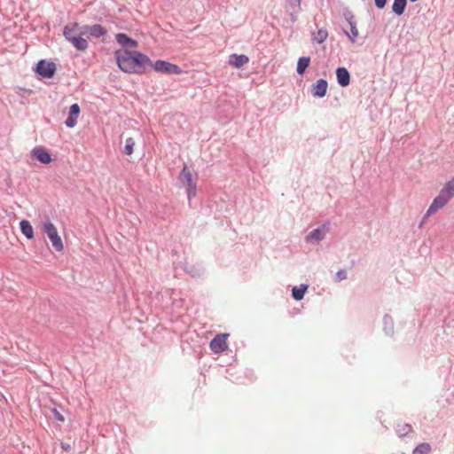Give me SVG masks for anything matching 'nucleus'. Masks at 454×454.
<instances>
[{
	"instance_id": "f257e3e1",
	"label": "nucleus",
	"mask_w": 454,
	"mask_h": 454,
	"mask_svg": "<svg viewBox=\"0 0 454 454\" xmlns=\"http://www.w3.org/2000/svg\"><path fill=\"white\" fill-rule=\"evenodd\" d=\"M118 67L128 74H145L152 66L151 59L137 51L117 50L114 52Z\"/></svg>"
},
{
	"instance_id": "f03ea898",
	"label": "nucleus",
	"mask_w": 454,
	"mask_h": 454,
	"mask_svg": "<svg viewBox=\"0 0 454 454\" xmlns=\"http://www.w3.org/2000/svg\"><path fill=\"white\" fill-rule=\"evenodd\" d=\"M179 182L186 188L188 198L191 200L196 195V182L193 179L191 170L186 165L184 166L178 176Z\"/></svg>"
},
{
	"instance_id": "7ed1b4c3",
	"label": "nucleus",
	"mask_w": 454,
	"mask_h": 454,
	"mask_svg": "<svg viewBox=\"0 0 454 454\" xmlns=\"http://www.w3.org/2000/svg\"><path fill=\"white\" fill-rule=\"evenodd\" d=\"M42 229L47 234L54 249L58 252L63 251L64 244L56 226L51 222H45L42 224Z\"/></svg>"
},
{
	"instance_id": "20e7f679",
	"label": "nucleus",
	"mask_w": 454,
	"mask_h": 454,
	"mask_svg": "<svg viewBox=\"0 0 454 454\" xmlns=\"http://www.w3.org/2000/svg\"><path fill=\"white\" fill-rule=\"evenodd\" d=\"M150 67H153L157 72L168 74H179L182 72L178 66L164 60H157L155 63L152 62V66Z\"/></svg>"
},
{
	"instance_id": "39448f33",
	"label": "nucleus",
	"mask_w": 454,
	"mask_h": 454,
	"mask_svg": "<svg viewBox=\"0 0 454 454\" xmlns=\"http://www.w3.org/2000/svg\"><path fill=\"white\" fill-rule=\"evenodd\" d=\"M228 336H229L228 333L217 334L210 342L211 350L215 354H219V353L225 351L228 348V344H227Z\"/></svg>"
},
{
	"instance_id": "423d86ee",
	"label": "nucleus",
	"mask_w": 454,
	"mask_h": 454,
	"mask_svg": "<svg viewBox=\"0 0 454 454\" xmlns=\"http://www.w3.org/2000/svg\"><path fill=\"white\" fill-rule=\"evenodd\" d=\"M55 64L52 62H47L45 60H40L36 67L37 73L40 75L47 78L52 77L55 73Z\"/></svg>"
},
{
	"instance_id": "0eeeda50",
	"label": "nucleus",
	"mask_w": 454,
	"mask_h": 454,
	"mask_svg": "<svg viewBox=\"0 0 454 454\" xmlns=\"http://www.w3.org/2000/svg\"><path fill=\"white\" fill-rule=\"evenodd\" d=\"M74 31L75 30H64L66 38L69 40L76 49L80 51L85 50L88 46L87 41L81 35H74Z\"/></svg>"
},
{
	"instance_id": "6e6552de",
	"label": "nucleus",
	"mask_w": 454,
	"mask_h": 454,
	"mask_svg": "<svg viewBox=\"0 0 454 454\" xmlns=\"http://www.w3.org/2000/svg\"><path fill=\"white\" fill-rule=\"evenodd\" d=\"M115 38L118 43L123 48L122 50L130 51V49H135L138 45L136 40L127 36L125 34H117Z\"/></svg>"
},
{
	"instance_id": "1a4fd4ad",
	"label": "nucleus",
	"mask_w": 454,
	"mask_h": 454,
	"mask_svg": "<svg viewBox=\"0 0 454 454\" xmlns=\"http://www.w3.org/2000/svg\"><path fill=\"white\" fill-rule=\"evenodd\" d=\"M448 204V201L442 199L440 195L435 197L427 210L426 217H429L434 215L440 208H442L445 205Z\"/></svg>"
},
{
	"instance_id": "9d476101",
	"label": "nucleus",
	"mask_w": 454,
	"mask_h": 454,
	"mask_svg": "<svg viewBox=\"0 0 454 454\" xmlns=\"http://www.w3.org/2000/svg\"><path fill=\"white\" fill-rule=\"evenodd\" d=\"M328 83L324 79H319L312 86V94L314 97L323 98L327 92Z\"/></svg>"
},
{
	"instance_id": "9b49d317",
	"label": "nucleus",
	"mask_w": 454,
	"mask_h": 454,
	"mask_svg": "<svg viewBox=\"0 0 454 454\" xmlns=\"http://www.w3.org/2000/svg\"><path fill=\"white\" fill-rule=\"evenodd\" d=\"M80 114V106L78 104H73L69 109V116L66 120V125L68 128H74L77 123V118Z\"/></svg>"
},
{
	"instance_id": "f8f14e48",
	"label": "nucleus",
	"mask_w": 454,
	"mask_h": 454,
	"mask_svg": "<svg viewBox=\"0 0 454 454\" xmlns=\"http://www.w3.org/2000/svg\"><path fill=\"white\" fill-rule=\"evenodd\" d=\"M32 154L40 162L43 164H48L51 161V154L43 147H35L32 151Z\"/></svg>"
},
{
	"instance_id": "ddd939ff",
	"label": "nucleus",
	"mask_w": 454,
	"mask_h": 454,
	"mask_svg": "<svg viewBox=\"0 0 454 454\" xmlns=\"http://www.w3.org/2000/svg\"><path fill=\"white\" fill-rule=\"evenodd\" d=\"M439 195L447 200L448 202L453 198L454 196V178L450 181L447 182L442 189L441 190Z\"/></svg>"
},
{
	"instance_id": "4468645a",
	"label": "nucleus",
	"mask_w": 454,
	"mask_h": 454,
	"mask_svg": "<svg viewBox=\"0 0 454 454\" xmlns=\"http://www.w3.org/2000/svg\"><path fill=\"white\" fill-rule=\"evenodd\" d=\"M249 61V59L246 55H237V54H231L229 57V64L236 68H240L244 65L247 64Z\"/></svg>"
},
{
	"instance_id": "2eb2a0df",
	"label": "nucleus",
	"mask_w": 454,
	"mask_h": 454,
	"mask_svg": "<svg viewBox=\"0 0 454 454\" xmlns=\"http://www.w3.org/2000/svg\"><path fill=\"white\" fill-rule=\"evenodd\" d=\"M338 82L340 86L346 87L350 82V74L345 67H338L336 70Z\"/></svg>"
},
{
	"instance_id": "dca6fc26",
	"label": "nucleus",
	"mask_w": 454,
	"mask_h": 454,
	"mask_svg": "<svg viewBox=\"0 0 454 454\" xmlns=\"http://www.w3.org/2000/svg\"><path fill=\"white\" fill-rule=\"evenodd\" d=\"M21 232L28 239H32L34 238V230L27 220H22L20 223Z\"/></svg>"
},
{
	"instance_id": "f3484780",
	"label": "nucleus",
	"mask_w": 454,
	"mask_h": 454,
	"mask_svg": "<svg viewBox=\"0 0 454 454\" xmlns=\"http://www.w3.org/2000/svg\"><path fill=\"white\" fill-rule=\"evenodd\" d=\"M309 62H310V58H309V57L300 58L297 62V73L299 74H303L305 70L309 67Z\"/></svg>"
},
{
	"instance_id": "a211bd4d",
	"label": "nucleus",
	"mask_w": 454,
	"mask_h": 454,
	"mask_svg": "<svg viewBox=\"0 0 454 454\" xmlns=\"http://www.w3.org/2000/svg\"><path fill=\"white\" fill-rule=\"evenodd\" d=\"M406 3L407 0H394L392 5L393 12L397 15L403 14L406 6Z\"/></svg>"
},
{
	"instance_id": "6ab92c4d",
	"label": "nucleus",
	"mask_w": 454,
	"mask_h": 454,
	"mask_svg": "<svg viewBox=\"0 0 454 454\" xmlns=\"http://www.w3.org/2000/svg\"><path fill=\"white\" fill-rule=\"evenodd\" d=\"M308 289V286L301 285V286L294 287L292 290V295L296 301H300L303 298L305 292Z\"/></svg>"
},
{
	"instance_id": "aec40b11",
	"label": "nucleus",
	"mask_w": 454,
	"mask_h": 454,
	"mask_svg": "<svg viewBox=\"0 0 454 454\" xmlns=\"http://www.w3.org/2000/svg\"><path fill=\"white\" fill-rule=\"evenodd\" d=\"M431 446L429 443L423 442L419 444L413 450L412 454H429Z\"/></svg>"
},
{
	"instance_id": "412c9836",
	"label": "nucleus",
	"mask_w": 454,
	"mask_h": 454,
	"mask_svg": "<svg viewBox=\"0 0 454 454\" xmlns=\"http://www.w3.org/2000/svg\"><path fill=\"white\" fill-rule=\"evenodd\" d=\"M135 146V141L132 137H129L126 139L125 146H124V153L127 155H131L133 153V149Z\"/></svg>"
},
{
	"instance_id": "4be33fe9",
	"label": "nucleus",
	"mask_w": 454,
	"mask_h": 454,
	"mask_svg": "<svg viewBox=\"0 0 454 454\" xmlns=\"http://www.w3.org/2000/svg\"><path fill=\"white\" fill-rule=\"evenodd\" d=\"M327 36V30H317V33H313V39L318 43L324 42Z\"/></svg>"
},
{
	"instance_id": "5701e85b",
	"label": "nucleus",
	"mask_w": 454,
	"mask_h": 454,
	"mask_svg": "<svg viewBox=\"0 0 454 454\" xmlns=\"http://www.w3.org/2000/svg\"><path fill=\"white\" fill-rule=\"evenodd\" d=\"M324 238V232L321 229H316L312 231L308 236L307 240L309 239H316V240H321Z\"/></svg>"
},
{
	"instance_id": "b1692460",
	"label": "nucleus",
	"mask_w": 454,
	"mask_h": 454,
	"mask_svg": "<svg viewBox=\"0 0 454 454\" xmlns=\"http://www.w3.org/2000/svg\"><path fill=\"white\" fill-rule=\"evenodd\" d=\"M345 18L348 20V22L350 26V28H356V27L357 25V21H356L355 15H353L351 12H347V13H345Z\"/></svg>"
},
{
	"instance_id": "393cba45",
	"label": "nucleus",
	"mask_w": 454,
	"mask_h": 454,
	"mask_svg": "<svg viewBox=\"0 0 454 454\" xmlns=\"http://www.w3.org/2000/svg\"><path fill=\"white\" fill-rule=\"evenodd\" d=\"M344 32L352 43H356V38L358 35V30H344Z\"/></svg>"
},
{
	"instance_id": "a878e982",
	"label": "nucleus",
	"mask_w": 454,
	"mask_h": 454,
	"mask_svg": "<svg viewBox=\"0 0 454 454\" xmlns=\"http://www.w3.org/2000/svg\"><path fill=\"white\" fill-rule=\"evenodd\" d=\"M336 277H337V279L340 281V280L345 279L347 278V275L344 270H340L337 272Z\"/></svg>"
},
{
	"instance_id": "bb28decb",
	"label": "nucleus",
	"mask_w": 454,
	"mask_h": 454,
	"mask_svg": "<svg viewBox=\"0 0 454 454\" xmlns=\"http://www.w3.org/2000/svg\"><path fill=\"white\" fill-rule=\"evenodd\" d=\"M374 1H375V4L378 8H383L387 4V0H374Z\"/></svg>"
},
{
	"instance_id": "cd10ccee",
	"label": "nucleus",
	"mask_w": 454,
	"mask_h": 454,
	"mask_svg": "<svg viewBox=\"0 0 454 454\" xmlns=\"http://www.w3.org/2000/svg\"><path fill=\"white\" fill-rule=\"evenodd\" d=\"M54 415H55V418L56 419L63 422L65 419H64V417L62 414H60V412H59L58 411L54 410Z\"/></svg>"
},
{
	"instance_id": "c85d7f7f",
	"label": "nucleus",
	"mask_w": 454,
	"mask_h": 454,
	"mask_svg": "<svg viewBox=\"0 0 454 454\" xmlns=\"http://www.w3.org/2000/svg\"><path fill=\"white\" fill-rule=\"evenodd\" d=\"M62 448L65 450H70V446L69 445H66L64 443H62Z\"/></svg>"
},
{
	"instance_id": "c756f323",
	"label": "nucleus",
	"mask_w": 454,
	"mask_h": 454,
	"mask_svg": "<svg viewBox=\"0 0 454 454\" xmlns=\"http://www.w3.org/2000/svg\"><path fill=\"white\" fill-rule=\"evenodd\" d=\"M95 32H98V33H93L92 35H96V36H99L102 35L101 33V30H94Z\"/></svg>"
},
{
	"instance_id": "7c9ffc66",
	"label": "nucleus",
	"mask_w": 454,
	"mask_h": 454,
	"mask_svg": "<svg viewBox=\"0 0 454 454\" xmlns=\"http://www.w3.org/2000/svg\"><path fill=\"white\" fill-rule=\"evenodd\" d=\"M94 28L98 29V28H101V27H100V26H95Z\"/></svg>"
}]
</instances>
